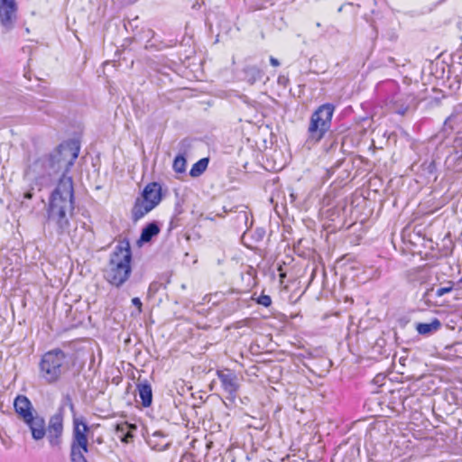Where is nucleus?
<instances>
[{
    "label": "nucleus",
    "instance_id": "obj_1",
    "mask_svg": "<svg viewBox=\"0 0 462 462\" xmlns=\"http://www.w3.org/2000/svg\"><path fill=\"white\" fill-rule=\"evenodd\" d=\"M75 210V197L71 177L60 179L51 193L46 207V222L51 226L59 237L69 234L70 218Z\"/></svg>",
    "mask_w": 462,
    "mask_h": 462
},
{
    "label": "nucleus",
    "instance_id": "obj_2",
    "mask_svg": "<svg viewBox=\"0 0 462 462\" xmlns=\"http://www.w3.org/2000/svg\"><path fill=\"white\" fill-rule=\"evenodd\" d=\"M64 413L63 406H60L56 412L49 418L47 426L45 419L37 411L22 420L29 428L32 439L39 441L46 436L50 447L60 450L63 441Z\"/></svg>",
    "mask_w": 462,
    "mask_h": 462
},
{
    "label": "nucleus",
    "instance_id": "obj_3",
    "mask_svg": "<svg viewBox=\"0 0 462 462\" xmlns=\"http://www.w3.org/2000/svg\"><path fill=\"white\" fill-rule=\"evenodd\" d=\"M132 251L128 239L118 242L103 271L104 279L116 288L122 287L132 273Z\"/></svg>",
    "mask_w": 462,
    "mask_h": 462
},
{
    "label": "nucleus",
    "instance_id": "obj_4",
    "mask_svg": "<svg viewBox=\"0 0 462 462\" xmlns=\"http://www.w3.org/2000/svg\"><path fill=\"white\" fill-rule=\"evenodd\" d=\"M69 368L68 355L60 348L47 351L39 363L40 377L49 384L57 383Z\"/></svg>",
    "mask_w": 462,
    "mask_h": 462
},
{
    "label": "nucleus",
    "instance_id": "obj_5",
    "mask_svg": "<svg viewBox=\"0 0 462 462\" xmlns=\"http://www.w3.org/2000/svg\"><path fill=\"white\" fill-rule=\"evenodd\" d=\"M335 106L326 103L319 106L310 116L307 131L306 143L315 144L319 143L330 130Z\"/></svg>",
    "mask_w": 462,
    "mask_h": 462
},
{
    "label": "nucleus",
    "instance_id": "obj_6",
    "mask_svg": "<svg viewBox=\"0 0 462 462\" xmlns=\"http://www.w3.org/2000/svg\"><path fill=\"white\" fill-rule=\"evenodd\" d=\"M79 147L70 144H60L55 151L46 155L48 169V177H52L61 173V177H68L67 173L74 164L75 160L79 156Z\"/></svg>",
    "mask_w": 462,
    "mask_h": 462
},
{
    "label": "nucleus",
    "instance_id": "obj_7",
    "mask_svg": "<svg viewBox=\"0 0 462 462\" xmlns=\"http://www.w3.org/2000/svg\"><path fill=\"white\" fill-rule=\"evenodd\" d=\"M89 427L83 417L73 418L72 439L70 443V459H78L88 452V433Z\"/></svg>",
    "mask_w": 462,
    "mask_h": 462
},
{
    "label": "nucleus",
    "instance_id": "obj_8",
    "mask_svg": "<svg viewBox=\"0 0 462 462\" xmlns=\"http://www.w3.org/2000/svg\"><path fill=\"white\" fill-rule=\"evenodd\" d=\"M217 375L224 392L227 393L226 399L231 402H235L240 388L237 375L230 369L217 370Z\"/></svg>",
    "mask_w": 462,
    "mask_h": 462
},
{
    "label": "nucleus",
    "instance_id": "obj_9",
    "mask_svg": "<svg viewBox=\"0 0 462 462\" xmlns=\"http://www.w3.org/2000/svg\"><path fill=\"white\" fill-rule=\"evenodd\" d=\"M151 83L161 87L163 85L179 84L180 76L169 66L154 68L150 74Z\"/></svg>",
    "mask_w": 462,
    "mask_h": 462
},
{
    "label": "nucleus",
    "instance_id": "obj_10",
    "mask_svg": "<svg viewBox=\"0 0 462 462\" xmlns=\"http://www.w3.org/2000/svg\"><path fill=\"white\" fill-rule=\"evenodd\" d=\"M18 6L15 0H0V23L10 31L17 20Z\"/></svg>",
    "mask_w": 462,
    "mask_h": 462
},
{
    "label": "nucleus",
    "instance_id": "obj_11",
    "mask_svg": "<svg viewBox=\"0 0 462 462\" xmlns=\"http://www.w3.org/2000/svg\"><path fill=\"white\" fill-rule=\"evenodd\" d=\"M46 155L35 160L27 169L26 175L33 179H43L48 177V162Z\"/></svg>",
    "mask_w": 462,
    "mask_h": 462
},
{
    "label": "nucleus",
    "instance_id": "obj_12",
    "mask_svg": "<svg viewBox=\"0 0 462 462\" xmlns=\"http://www.w3.org/2000/svg\"><path fill=\"white\" fill-rule=\"evenodd\" d=\"M145 201L154 203L157 207L162 200V187L158 182H151L147 184L143 192L142 197Z\"/></svg>",
    "mask_w": 462,
    "mask_h": 462
},
{
    "label": "nucleus",
    "instance_id": "obj_13",
    "mask_svg": "<svg viewBox=\"0 0 462 462\" xmlns=\"http://www.w3.org/2000/svg\"><path fill=\"white\" fill-rule=\"evenodd\" d=\"M14 408L21 419H23L31 413L36 411L31 401L25 395L22 394L15 397L14 401Z\"/></svg>",
    "mask_w": 462,
    "mask_h": 462
},
{
    "label": "nucleus",
    "instance_id": "obj_14",
    "mask_svg": "<svg viewBox=\"0 0 462 462\" xmlns=\"http://www.w3.org/2000/svg\"><path fill=\"white\" fill-rule=\"evenodd\" d=\"M155 207L154 203L145 201L142 198H137L131 211L133 221L136 222L140 220Z\"/></svg>",
    "mask_w": 462,
    "mask_h": 462
},
{
    "label": "nucleus",
    "instance_id": "obj_15",
    "mask_svg": "<svg viewBox=\"0 0 462 462\" xmlns=\"http://www.w3.org/2000/svg\"><path fill=\"white\" fill-rule=\"evenodd\" d=\"M136 389L142 405L145 408L150 407L152 402V389L151 383L147 380H144L136 384Z\"/></svg>",
    "mask_w": 462,
    "mask_h": 462
},
{
    "label": "nucleus",
    "instance_id": "obj_16",
    "mask_svg": "<svg viewBox=\"0 0 462 462\" xmlns=\"http://www.w3.org/2000/svg\"><path fill=\"white\" fill-rule=\"evenodd\" d=\"M263 71L256 66H245L241 71V79L249 85L255 84L263 78Z\"/></svg>",
    "mask_w": 462,
    "mask_h": 462
},
{
    "label": "nucleus",
    "instance_id": "obj_17",
    "mask_svg": "<svg viewBox=\"0 0 462 462\" xmlns=\"http://www.w3.org/2000/svg\"><path fill=\"white\" fill-rule=\"evenodd\" d=\"M161 231L159 224L156 221L148 223L142 230L138 243L144 244L150 242Z\"/></svg>",
    "mask_w": 462,
    "mask_h": 462
},
{
    "label": "nucleus",
    "instance_id": "obj_18",
    "mask_svg": "<svg viewBox=\"0 0 462 462\" xmlns=\"http://www.w3.org/2000/svg\"><path fill=\"white\" fill-rule=\"evenodd\" d=\"M441 322L438 319H434L430 323H418L416 330L420 335H429L440 328Z\"/></svg>",
    "mask_w": 462,
    "mask_h": 462
},
{
    "label": "nucleus",
    "instance_id": "obj_19",
    "mask_svg": "<svg viewBox=\"0 0 462 462\" xmlns=\"http://www.w3.org/2000/svg\"><path fill=\"white\" fill-rule=\"evenodd\" d=\"M208 162H209L208 158H206V157L201 158L200 160H199L197 162H195L192 165V167L189 171V175L192 178H197V177L201 176L206 171Z\"/></svg>",
    "mask_w": 462,
    "mask_h": 462
},
{
    "label": "nucleus",
    "instance_id": "obj_20",
    "mask_svg": "<svg viewBox=\"0 0 462 462\" xmlns=\"http://www.w3.org/2000/svg\"><path fill=\"white\" fill-rule=\"evenodd\" d=\"M235 221L238 227H246L248 223V212L244 207H236Z\"/></svg>",
    "mask_w": 462,
    "mask_h": 462
},
{
    "label": "nucleus",
    "instance_id": "obj_21",
    "mask_svg": "<svg viewBox=\"0 0 462 462\" xmlns=\"http://www.w3.org/2000/svg\"><path fill=\"white\" fill-rule=\"evenodd\" d=\"M433 95L427 97L424 100L429 106H435L440 104V101L446 97L439 88H432Z\"/></svg>",
    "mask_w": 462,
    "mask_h": 462
},
{
    "label": "nucleus",
    "instance_id": "obj_22",
    "mask_svg": "<svg viewBox=\"0 0 462 462\" xmlns=\"http://www.w3.org/2000/svg\"><path fill=\"white\" fill-rule=\"evenodd\" d=\"M129 425L125 424H117L116 427V431L119 434V438L122 442L129 443L133 439L134 435L128 430Z\"/></svg>",
    "mask_w": 462,
    "mask_h": 462
},
{
    "label": "nucleus",
    "instance_id": "obj_23",
    "mask_svg": "<svg viewBox=\"0 0 462 462\" xmlns=\"http://www.w3.org/2000/svg\"><path fill=\"white\" fill-rule=\"evenodd\" d=\"M187 161L184 155L179 154L175 157L172 168L177 173H184L186 171Z\"/></svg>",
    "mask_w": 462,
    "mask_h": 462
},
{
    "label": "nucleus",
    "instance_id": "obj_24",
    "mask_svg": "<svg viewBox=\"0 0 462 462\" xmlns=\"http://www.w3.org/2000/svg\"><path fill=\"white\" fill-rule=\"evenodd\" d=\"M273 5V0H252L251 7L254 10H263Z\"/></svg>",
    "mask_w": 462,
    "mask_h": 462
},
{
    "label": "nucleus",
    "instance_id": "obj_25",
    "mask_svg": "<svg viewBox=\"0 0 462 462\" xmlns=\"http://www.w3.org/2000/svg\"><path fill=\"white\" fill-rule=\"evenodd\" d=\"M457 117L456 113H452L444 122L443 131L445 132H452L454 129L453 122L455 121Z\"/></svg>",
    "mask_w": 462,
    "mask_h": 462
},
{
    "label": "nucleus",
    "instance_id": "obj_26",
    "mask_svg": "<svg viewBox=\"0 0 462 462\" xmlns=\"http://www.w3.org/2000/svg\"><path fill=\"white\" fill-rule=\"evenodd\" d=\"M256 302L264 307H269L272 304V299L269 295L262 294L258 297Z\"/></svg>",
    "mask_w": 462,
    "mask_h": 462
},
{
    "label": "nucleus",
    "instance_id": "obj_27",
    "mask_svg": "<svg viewBox=\"0 0 462 462\" xmlns=\"http://www.w3.org/2000/svg\"><path fill=\"white\" fill-rule=\"evenodd\" d=\"M448 284H449L448 286L439 288L436 291V296L437 297H441L444 294L450 292L453 290V282H448Z\"/></svg>",
    "mask_w": 462,
    "mask_h": 462
},
{
    "label": "nucleus",
    "instance_id": "obj_28",
    "mask_svg": "<svg viewBox=\"0 0 462 462\" xmlns=\"http://www.w3.org/2000/svg\"><path fill=\"white\" fill-rule=\"evenodd\" d=\"M62 402H63V403H62L60 406H63V407H64L65 405H67V406L69 408V410H70L73 413H75V405H74V403H73V402H72V399H71V397H70V395H69V394H67V395H65V396L63 397Z\"/></svg>",
    "mask_w": 462,
    "mask_h": 462
},
{
    "label": "nucleus",
    "instance_id": "obj_29",
    "mask_svg": "<svg viewBox=\"0 0 462 462\" xmlns=\"http://www.w3.org/2000/svg\"><path fill=\"white\" fill-rule=\"evenodd\" d=\"M456 162L462 161V147L460 149H455L450 155Z\"/></svg>",
    "mask_w": 462,
    "mask_h": 462
},
{
    "label": "nucleus",
    "instance_id": "obj_30",
    "mask_svg": "<svg viewBox=\"0 0 462 462\" xmlns=\"http://www.w3.org/2000/svg\"><path fill=\"white\" fill-rule=\"evenodd\" d=\"M265 235V230L263 228H256L254 233V238L256 241H261Z\"/></svg>",
    "mask_w": 462,
    "mask_h": 462
},
{
    "label": "nucleus",
    "instance_id": "obj_31",
    "mask_svg": "<svg viewBox=\"0 0 462 462\" xmlns=\"http://www.w3.org/2000/svg\"><path fill=\"white\" fill-rule=\"evenodd\" d=\"M132 304L137 308L138 314H140L143 311V303L138 297H134L132 299Z\"/></svg>",
    "mask_w": 462,
    "mask_h": 462
},
{
    "label": "nucleus",
    "instance_id": "obj_32",
    "mask_svg": "<svg viewBox=\"0 0 462 462\" xmlns=\"http://www.w3.org/2000/svg\"><path fill=\"white\" fill-rule=\"evenodd\" d=\"M182 213V207L180 202L176 203L174 209V216L179 217Z\"/></svg>",
    "mask_w": 462,
    "mask_h": 462
},
{
    "label": "nucleus",
    "instance_id": "obj_33",
    "mask_svg": "<svg viewBox=\"0 0 462 462\" xmlns=\"http://www.w3.org/2000/svg\"><path fill=\"white\" fill-rule=\"evenodd\" d=\"M178 221H179V217H176V216H173V217L171 218V222H170V228H175L178 226Z\"/></svg>",
    "mask_w": 462,
    "mask_h": 462
},
{
    "label": "nucleus",
    "instance_id": "obj_34",
    "mask_svg": "<svg viewBox=\"0 0 462 462\" xmlns=\"http://www.w3.org/2000/svg\"><path fill=\"white\" fill-rule=\"evenodd\" d=\"M270 63H271V65H273L274 67H277L280 65V61L273 56L270 57Z\"/></svg>",
    "mask_w": 462,
    "mask_h": 462
},
{
    "label": "nucleus",
    "instance_id": "obj_35",
    "mask_svg": "<svg viewBox=\"0 0 462 462\" xmlns=\"http://www.w3.org/2000/svg\"><path fill=\"white\" fill-rule=\"evenodd\" d=\"M288 81V79H285L284 77L280 76L278 78V83L285 85Z\"/></svg>",
    "mask_w": 462,
    "mask_h": 462
},
{
    "label": "nucleus",
    "instance_id": "obj_36",
    "mask_svg": "<svg viewBox=\"0 0 462 462\" xmlns=\"http://www.w3.org/2000/svg\"><path fill=\"white\" fill-rule=\"evenodd\" d=\"M33 197L32 191H27L24 193L23 198L27 199H31Z\"/></svg>",
    "mask_w": 462,
    "mask_h": 462
},
{
    "label": "nucleus",
    "instance_id": "obj_37",
    "mask_svg": "<svg viewBox=\"0 0 462 462\" xmlns=\"http://www.w3.org/2000/svg\"><path fill=\"white\" fill-rule=\"evenodd\" d=\"M70 460H71V462H88V461L86 459L85 456H83L82 457H80V459H79V460H78V459H76V458H75V459H70Z\"/></svg>",
    "mask_w": 462,
    "mask_h": 462
},
{
    "label": "nucleus",
    "instance_id": "obj_38",
    "mask_svg": "<svg viewBox=\"0 0 462 462\" xmlns=\"http://www.w3.org/2000/svg\"><path fill=\"white\" fill-rule=\"evenodd\" d=\"M434 291V288L431 287L430 289H428L425 293H424V296L423 297H429L430 295V292H432Z\"/></svg>",
    "mask_w": 462,
    "mask_h": 462
},
{
    "label": "nucleus",
    "instance_id": "obj_39",
    "mask_svg": "<svg viewBox=\"0 0 462 462\" xmlns=\"http://www.w3.org/2000/svg\"><path fill=\"white\" fill-rule=\"evenodd\" d=\"M96 442L97 444H102L103 443V438L102 437H98L97 439H96Z\"/></svg>",
    "mask_w": 462,
    "mask_h": 462
},
{
    "label": "nucleus",
    "instance_id": "obj_40",
    "mask_svg": "<svg viewBox=\"0 0 462 462\" xmlns=\"http://www.w3.org/2000/svg\"><path fill=\"white\" fill-rule=\"evenodd\" d=\"M153 436H161V437H163L164 434L162 432V431H156Z\"/></svg>",
    "mask_w": 462,
    "mask_h": 462
},
{
    "label": "nucleus",
    "instance_id": "obj_41",
    "mask_svg": "<svg viewBox=\"0 0 462 462\" xmlns=\"http://www.w3.org/2000/svg\"><path fill=\"white\" fill-rule=\"evenodd\" d=\"M199 7V4L198 2H196L193 5H192V8L193 9H197Z\"/></svg>",
    "mask_w": 462,
    "mask_h": 462
},
{
    "label": "nucleus",
    "instance_id": "obj_42",
    "mask_svg": "<svg viewBox=\"0 0 462 462\" xmlns=\"http://www.w3.org/2000/svg\"><path fill=\"white\" fill-rule=\"evenodd\" d=\"M429 167H430V168H431V167L433 168V167H434V162H430V166H429Z\"/></svg>",
    "mask_w": 462,
    "mask_h": 462
},
{
    "label": "nucleus",
    "instance_id": "obj_43",
    "mask_svg": "<svg viewBox=\"0 0 462 462\" xmlns=\"http://www.w3.org/2000/svg\"><path fill=\"white\" fill-rule=\"evenodd\" d=\"M391 39H392V40H395V39H396V36L393 35V36L391 37Z\"/></svg>",
    "mask_w": 462,
    "mask_h": 462
},
{
    "label": "nucleus",
    "instance_id": "obj_44",
    "mask_svg": "<svg viewBox=\"0 0 462 462\" xmlns=\"http://www.w3.org/2000/svg\"><path fill=\"white\" fill-rule=\"evenodd\" d=\"M459 282H461V283H462V277L459 279Z\"/></svg>",
    "mask_w": 462,
    "mask_h": 462
}]
</instances>
